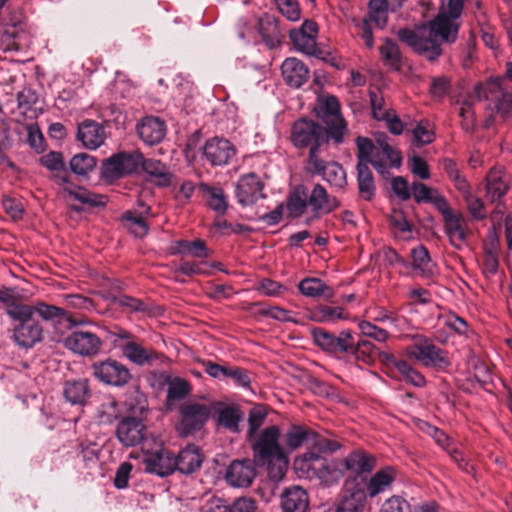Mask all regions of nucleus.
Segmentation results:
<instances>
[{"label":"nucleus","instance_id":"obj_1","mask_svg":"<svg viewBox=\"0 0 512 512\" xmlns=\"http://www.w3.org/2000/svg\"><path fill=\"white\" fill-rule=\"evenodd\" d=\"M463 6L464 0H448L426 27L418 30L403 28L397 32V36L416 53L434 61L442 54L443 43L456 41Z\"/></svg>","mask_w":512,"mask_h":512},{"label":"nucleus","instance_id":"obj_2","mask_svg":"<svg viewBox=\"0 0 512 512\" xmlns=\"http://www.w3.org/2000/svg\"><path fill=\"white\" fill-rule=\"evenodd\" d=\"M0 306L14 322L13 339L23 348H31L42 339L43 328L34 319L38 315L44 321L66 317V311L58 306L36 301L32 304L23 302L21 296L13 289L0 291Z\"/></svg>","mask_w":512,"mask_h":512},{"label":"nucleus","instance_id":"obj_3","mask_svg":"<svg viewBox=\"0 0 512 512\" xmlns=\"http://www.w3.org/2000/svg\"><path fill=\"white\" fill-rule=\"evenodd\" d=\"M280 430L277 426L266 427L252 445L254 461L266 466L271 480L280 481L288 468V457L279 444Z\"/></svg>","mask_w":512,"mask_h":512},{"label":"nucleus","instance_id":"obj_4","mask_svg":"<svg viewBox=\"0 0 512 512\" xmlns=\"http://www.w3.org/2000/svg\"><path fill=\"white\" fill-rule=\"evenodd\" d=\"M340 206L339 200L328 194L326 188L316 183L310 191L303 186L298 187L290 194L287 202V210L292 217H300L307 210L312 216L310 219H319Z\"/></svg>","mask_w":512,"mask_h":512},{"label":"nucleus","instance_id":"obj_5","mask_svg":"<svg viewBox=\"0 0 512 512\" xmlns=\"http://www.w3.org/2000/svg\"><path fill=\"white\" fill-rule=\"evenodd\" d=\"M295 469L306 478H317L326 487L339 483L343 471L335 460H327L321 454L308 451L294 461Z\"/></svg>","mask_w":512,"mask_h":512},{"label":"nucleus","instance_id":"obj_6","mask_svg":"<svg viewBox=\"0 0 512 512\" xmlns=\"http://www.w3.org/2000/svg\"><path fill=\"white\" fill-rule=\"evenodd\" d=\"M330 132L318 122L306 117L297 119L291 126L290 141L297 149H309L307 159L320 155L321 146L329 142Z\"/></svg>","mask_w":512,"mask_h":512},{"label":"nucleus","instance_id":"obj_7","mask_svg":"<svg viewBox=\"0 0 512 512\" xmlns=\"http://www.w3.org/2000/svg\"><path fill=\"white\" fill-rule=\"evenodd\" d=\"M212 415V400L185 401L179 406L175 429L181 437L192 436L205 427Z\"/></svg>","mask_w":512,"mask_h":512},{"label":"nucleus","instance_id":"obj_8","mask_svg":"<svg viewBox=\"0 0 512 512\" xmlns=\"http://www.w3.org/2000/svg\"><path fill=\"white\" fill-rule=\"evenodd\" d=\"M141 450L144 470L147 473L164 477L175 471L174 454L164 446L161 440L151 436V440L144 441Z\"/></svg>","mask_w":512,"mask_h":512},{"label":"nucleus","instance_id":"obj_9","mask_svg":"<svg viewBox=\"0 0 512 512\" xmlns=\"http://www.w3.org/2000/svg\"><path fill=\"white\" fill-rule=\"evenodd\" d=\"M389 11L391 9L382 4L380 0H370L368 13L363 19L358 20L351 17L350 20L357 29V35L364 41L368 49L374 47L372 24L378 29H384L388 22Z\"/></svg>","mask_w":512,"mask_h":512},{"label":"nucleus","instance_id":"obj_10","mask_svg":"<svg viewBox=\"0 0 512 512\" xmlns=\"http://www.w3.org/2000/svg\"><path fill=\"white\" fill-rule=\"evenodd\" d=\"M474 94L479 102L485 100L493 104L502 117L512 113V91L504 86V80H490L477 84L474 87Z\"/></svg>","mask_w":512,"mask_h":512},{"label":"nucleus","instance_id":"obj_11","mask_svg":"<svg viewBox=\"0 0 512 512\" xmlns=\"http://www.w3.org/2000/svg\"><path fill=\"white\" fill-rule=\"evenodd\" d=\"M413 344L406 348L407 355L416 359L425 367L446 368L450 365L447 353L434 345L427 337L412 336Z\"/></svg>","mask_w":512,"mask_h":512},{"label":"nucleus","instance_id":"obj_12","mask_svg":"<svg viewBox=\"0 0 512 512\" xmlns=\"http://www.w3.org/2000/svg\"><path fill=\"white\" fill-rule=\"evenodd\" d=\"M317 116L325 124V128L330 132V138L334 144L339 145L344 142V137L348 131L347 124L340 114V103L335 96H328L321 101L316 110Z\"/></svg>","mask_w":512,"mask_h":512},{"label":"nucleus","instance_id":"obj_13","mask_svg":"<svg viewBox=\"0 0 512 512\" xmlns=\"http://www.w3.org/2000/svg\"><path fill=\"white\" fill-rule=\"evenodd\" d=\"M305 171L311 175H319L336 189H344L347 185V175L336 161H326L320 155H312L310 161H305Z\"/></svg>","mask_w":512,"mask_h":512},{"label":"nucleus","instance_id":"obj_14","mask_svg":"<svg viewBox=\"0 0 512 512\" xmlns=\"http://www.w3.org/2000/svg\"><path fill=\"white\" fill-rule=\"evenodd\" d=\"M142 162V153L120 152L108 158L102 166V176L107 180H115L124 175L137 172Z\"/></svg>","mask_w":512,"mask_h":512},{"label":"nucleus","instance_id":"obj_15","mask_svg":"<svg viewBox=\"0 0 512 512\" xmlns=\"http://www.w3.org/2000/svg\"><path fill=\"white\" fill-rule=\"evenodd\" d=\"M92 367L94 376L107 385L122 387L132 377L129 369L124 364L111 358L96 362Z\"/></svg>","mask_w":512,"mask_h":512},{"label":"nucleus","instance_id":"obj_16","mask_svg":"<svg viewBox=\"0 0 512 512\" xmlns=\"http://www.w3.org/2000/svg\"><path fill=\"white\" fill-rule=\"evenodd\" d=\"M213 416L216 425L230 433L241 432V424L244 421V412L239 405L212 400Z\"/></svg>","mask_w":512,"mask_h":512},{"label":"nucleus","instance_id":"obj_17","mask_svg":"<svg viewBox=\"0 0 512 512\" xmlns=\"http://www.w3.org/2000/svg\"><path fill=\"white\" fill-rule=\"evenodd\" d=\"M360 479L345 480L344 489L335 506L334 512H364L366 505V493L359 483Z\"/></svg>","mask_w":512,"mask_h":512},{"label":"nucleus","instance_id":"obj_18","mask_svg":"<svg viewBox=\"0 0 512 512\" xmlns=\"http://www.w3.org/2000/svg\"><path fill=\"white\" fill-rule=\"evenodd\" d=\"M236 155L235 146L227 139L213 137L202 147V156L211 166L227 165Z\"/></svg>","mask_w":512,"mask_h":512},{"label":"nucleus","instance_id":"obj_19","mask_svg":"<svg viewBox=\"0 0 512 512\" xmlns=\"http://www.w3.org/2000/svg\"><path fill=\"white\" fill-rule=\"evenodd\" d=\"M350 479H357L361 483V487L366 493V498H374L381 493L389 490L396 479V471L391 466H386L371 477L366 476H349Z\"/></svg>","mask_w":512,"mask_h":512},{"label":"nucleus","instance_id":"obj_20","mask_svg":"<svg viewBox=\"0 0 512 512\" xmlns=\"http://www.w3.org/2000/svg\"><path fill=\"white\" fill-rule=\"evenodd\" d=\"M256 462L251 459H241L232 461L226 469L225 480L237 488H247L251 486L256 477Z\"/></svg>","mask_w":512,"mask_h":512},{"label":"nucleus","instance_id":"obj_21","mask_svg":"<svg viewBox=\"0 0 512 512\" xmlns=\"http://www.w3.org/2000/svg\"><path fill=\"white\" fill-rule=\"evenodd\" d=\"M116 436L127 447H132L145 440H151L146 435V427L143 422L135 417H125L117 425Z\"/></svg>","mask_w":512,"mask_h":512},{"label":"nucleus","instance_id":"obj_22","mask_svg":"<svg viewBox=\"0 0 512 512\" xmlns=\"http://www.w3.org/2000/svg\"><path fill=\"white\" fill-rule=\"evenodd\" d=\"M65 347L82 356L96 355L101 346L100 338L89 331H74L65 338Z\"/></svg>","mask_w":512,"mask_h":512},{"label":"nucleus","instance_id":"obj_23","mask_svg":"<svg viewBox=\"0 0 512 512\" xmlns=\"http://www.w3.org/2000/svg\"><path fill=\"white\" fill-rule=\"evenodd\" d=\"M264 184L255 173L241 176L236 184L235 195L238 202L243 205H252L263 198Z\"/></svg>","mask_w":512,"mask_h":512},{"label":"nucleus","instance_id":"obj_24","mask_svg":"<svg viewBox=\"0 0 512 512\" xmlns=\"http://www.w3.org/2000/svg\"><path fill=\"white\" fill-rule=\"evenodd\" d=\"M312 335L315 344L328 353L342 355L349 348L347 345L350 340V331H342L339 336H335L322 328H315L312 330Z\"/></svg>","mask_w":512,"mask_h":512},{"label":"nucleus","instance_id":"obj_25","mask_svg":"<svg viewBox=\"0 0 512 512\" xmlns=\"http://www.w3.org/2000/svg\"><path fill=\"white\" fill-rule=\"evenodd\" d=\"M356 146L357 166L371 164L378 173H386V163L380 158V153L375 151V145L370 138L357 137Z\"/></svg>","mask_w":512,"mask_h":512},{"label":"nucleus","instance_id":"obj_26","mask_svg":"<svg viewBox=\"0 0 512 512\" xmlns=\"http://www.w3.org/2000/svg\"><path fill=\"white\" fill-rule=\"evenodd\" d=\"M139 137L147 145L160 143L166 135L165 122L156 116H146L137 124Z\"/></svg>","mask_w":512,"mask_h":512},{"label":"nucleus","instance_id":"obj_27","mask_svg":"<svg viewBox=\"0 0 512 512\" xmlns=\"http://www.w3.org/2000/svg\"><path fill=\"white\" fill-rule=\"evenodd\" d=\"M444 228L452 246L462 249L466 244L469 228L462 213L456 212L444 220Z\"/></svg>","mask_w":512,"mask_h":512},{"label":"nucleus","instance_id":"obj_28","mask_svg":"<svg viewBox=\"0 0 512 512\" xmlns=\"http://www.w3.org/2000/svg\"><path fill=\"white\" fill-rule=\"evenodd\" d=\"M283 512H306L309 507V496L300 486L286 488L280 497Z\"/></svg>","mask_w":512,"mask_h":512},{"label":"nucleus","instance_id":"obj_29","mask_svg":"<svg viewBox=\"0 0 512 512\" xmlns=\"http://www.w3.org/2000/svg\"><path fill=\"white\" fill-rule=\"evenodd\" d=\"M510 177L502 168H492L486 176V197L491 202L499 201L509 189Z\"/></svg>","mask_w":512,"mask_h":512},{"label":"nucleus","instance_id":"obj_30","mask_svg":"<svg viewBox=\"0 0 512 512\" xmlns=\"http://www.w3.org/2000/svg\"><path fill=\"white\" fill-rule=\"evenodd\" d=\"M139 210L125 211L121 216V222L135 237L142 238L148 233V224L145 216L150 213V207L139 203Z\"/></svg>","mask_w":512,"mask_h":512},{"label":"nucleus","instance_id":"obj_31","mask_svg":"<svg viewBox=\"0 0 512 512\" xmlns=\"http://www.w3.org/2000/svg\"><path fill=\"white\" fill-rule=\"evenodd\" d=\"M281 72L285 83L291 87L299 88L309 77L306 65L297 58H287L281 65Z\"/></svg>","mask_w":512,"mask_h":512},{"label":"nucleus","instance_id":"obj_32","mask_svg":"<svg viewBox=\"0 0 512 512\" xmlns=\"http://www.w3.org/2000/svg\"><path fill=\"white\" fill-rule=\"evenodd\" d=\"M376 466V458L362 449L349 453L344 459L346 470L354 473L353 476H364L370 473Z\"/></svg>","mask_w":512,"mask_h":512},{"label":"nucleus","instance_id":"obj_33","mask_svg":"<svg viewBox=\"0 0 512 512\" xmlns=\"http://www.w3.org/2000/svg\"><path fill=\"white\" fill-rule=\"evenodd\" d=\"M78 139L89 149H96L105 139L104 128L93 120H85L78 127Z\"/></svg>","mask_w":512,"mask_h":512},{"label":"nucleus","instance_id":"obj_34","mask_svg":"<svg viewBox=\"0 0 512 512\" xmlns=\"http://www.w3.org/2000/svg\"><path fill=\"white\" fill-rule=\"evenodd\" d=\"M40 164L53 171L52 179L62 188L69 184V175L65 169L64 158L61 152L51 151L40 158Z\"/></svg>","mask_w":512,"mask_h":512},{"label":"nucleus","instance_id":"obj_35","mask_svg":"<svg viewBox=\"0 0 512 512\" xmlns=\"http://www.w3.org/2000/svg\"><path fill=\"white\" fill-rule=\"evenodd\" d=\"M202 461L199 448L195 445H188L175 457V470L182 474H192L200 468Z\"/></svg>","mask_w":512,"mask_h":512},{"label":"nucleus","instance_id":"obj_36","mask_svg":"<svg viewBox=\"0 0 512 512\" xmlns=\"http://www.w3.org/2000/svg\"><path fill=\"white\" fill-rule=\"evenodd\" d=\"M349 348L345 355H353L356 362L363 363L365 365L372 364L376 358V346L366 340L359 339L357 342L354 341L352 333L350 332V340L348 341Z\"/></svg>","mask_w":512,"mask_h":512},{"label":"nucleus","instance_id":"obj_37","mask_svg":"<svg viewBox=\"0 0 512 512\" xmlns=\"http://www.w3.org/2000/svg\"><path fill=\"white\" fill-rule=\"evenodd\" d=\"M62 193L91 207L104 206L107 203L106 196L74 186L70 181L62 188Z\"/></svg>","mask_w":512,"mask_h":512},{"label":"nucleus","instance_id":"obj_38","mask_svg":"<svg viewBox=\"0 0 512 512\" xmlns=\"http://www.w3.org/2000/svg\"><path fill=\"white\" fill-rule=\"evenodd\" d=\"M299 291L307 297L330 299L334 292L331 287L326 285L321 279L308 277L300 281L298 285Z\"/></svg>","mask_w":512,"mask_h":512},{"label":"nucleus","instance_id":"obj_39","mask_svg":"<svg viewBox=\"0 0 512 512\" xmlns=\"http://www.w3.org/2000/svg\"><path fill=\"white\" fill-rule=\"evenodd\" d=\"M122 352L131 362L137 365L149 364L158 359V354L153 350H148L136 342L130 341L122 347Z\"/></svg>","mask_w":512,"mask_h":512},{"label":"nucleus","instance_id":"obj_40","mask_svg":"<svg viewBox=\"0 0 512 512\" xmlns=\"http://www.w3.org/2000/svg\"><path fill=\"white\" fill-rule=\"evenodd\" d=\"M140 167L153 178V181L159 186H168L171 181V174L167 167L159 160L144 159L142 155V162Z\"/></svg>","mask_w":512,"mask_h":512},{"label":"nucleus","instance_id":"obj_41","mask_svg":"<svg viewBox=\"0 0 512 512\" xmlns=\"http://www.w3.org/2000/svg\"><path fill=\"white\" fill-rule=\"evenodd\" d=\"M356 170L359 195L362 199L370 201L376 192L373 173L369 165L356 166Z\"/></svg>","mask_w":512,"mask_h":512},{"label":"nucleus","instance_id":"obj_42","mask_svg":"<svg viewBox=\"0 0 512 512\" xmlns=\"http://www.w3.org/2000/svg\"><path fill=\"white\" fill-rule=\"evenodd\" d=\"M63 395L71 404H84L89 395L87 380H72L64 384Z\"/></svg>","mask_w":512,"mask_h":512},{"label":"nucleus","instance_id":"obj_43","mask_svg":"<svg viewBox=\"0 0 512 512\" xmlns=\"http://www.w3.org/2000/svg\"><path fill=\"white\" fill-rule=\"evenodd\" d=\"M313 432L302 425H292L284 435L285 447L293 451L311 440Z\"/></svg>","mask_w":512,"mask_h":512},{"label":"nucleus","instance_id":"obj_44","mask_svg":"<svg viewBox=\"0 0 512 512\" xmlns=\"http://www.w3.org/2000/svg\"><path fill=\"white\" fill-rule=\"evenodd\" d=\"M175 252L182 255L192 256L196 258H207L210 255L209 249L203 240L195 239L179 240L175 242Z\"/></svg>","mask_w":512,"mask_h":512},{"label":"nucleus","instance_id":"obj_45","mask_svg":"<svg viewBox=\"0 0 512 512\" xmlns=\"http://www.w3.org/2000/svg\"><path fill=\"white\" fill-rule=\"evenodd\" d=\"M199 188L211 209L219 213L226 211L227 202L222 188L212 187L205 183H201Z\"/></svg>","mask_w":512,"mask_h":512},{"label":"nucleus","instance_id":"obj_46","mask_svg":"<svg viewBox=\"0 0 512 512\" xmlns=\"http://www.w3.org/2000/svg\"><path fill=\"white\" fill-rule=\"evenodd\" d=\"M411 257L413 261V268L418 270L424 276L433 274L434 263L430 258L427 248L423 245H418L411 250Z\"/></svg>","mask_w":512,"mask_h":512},{"label":"nucleus","instance_id":"obj_47","mask_svg":"<svg viewBox=\"0 0 512 512\" xmlns=\"http://www.w3.org/2000/svg\"><path fill=\"white\" fill-rule=\"evenodd\" d=\"M167 384V401L174 402L186 398L191 393L190 383L180 377L168 378Z\"/></svg>","mask_w":512,"mask_h":512},{"label":"nucleus","instance_id":"obj_48","mask_svg":"<svg viewBox=\"0 0 512 512\" xmlns=\"http://www.w3.org/2000/svg\"><path fill=\"white\" fill-rule=\"evenodd\" d=\"M411 133L412 143L417 147L428 145L435 139L434 127L428 120L419 121L411 130Z\"/></svg>","mask_w":512,"mask_h":512},{"label":"nucleus","instance_id":"obj_49","mask_svg":"<svg viewBox=\"0 0 512 512\" xmlns=\"http://www.w3.org/2000/svg\"><path fill=\"white\" fill-rule=\"evenodd\" d=\"M392 364L406 382L416 387H424L426 385L425 377L406 361L393 358Z\"/></svg>","mask_w":512,"mask_h":512},{"label":"nucleus","instance_id":"obj_50","mask_svg":"<svg viewBox=\"0 0 512 512\" xmlns=\"http://www.w3.org/2000/svg\"><path fill=\"white\" fill-rule=\"evenodd\" d=\"M117 401L111 396H104L97 407V418L102 424H110L119 417Z\"/></svg>","mask_w":512,"mask_h":512},{"label":"nucleus","instance_id":"obj_51","mask_svg":"<svg viewBox=\"0 0 512 512\" xmlns=\"http://www.w3.org/2000/svg\"><path fill=\"white\" fill-rule=\"evenodd\" d=\"M383 63L394 70L401 68V53L398 45L390 39H386L379 48Z\"/></svg>","mask_w":512,"mask_h":512},{"label":"nucleus","instance_id":"obj_52","mask_svg":"<svg viewBox=\"0 0 512 512\" xmlns=\"http://www.w3.org/2000/svg\"><path fill=\"white\" fill-rule=\"evenodd\" d=\"M347 315L342 307L320 305L313 312L311 319L316 322H335L346 319Z\"/></svg>","mask_w":512,"mask_h":512},{"label":"nucleus","instance_id":"obj_53","mask_svg":"<svg viewBox=\"0 0 512 512\" xmlns=\"http://www.w3.org/2000/svg\"><path fill=\"white\" fill-rule=\"evenodd\" d=\"M289 38L295 48L302 53L316 55L319 51L315 38L297 32L296 29L290 31Z\"/></svg>","mask_w":512,"mask_h":512},{"label":"nucleus","instance_id":"obj_54","mask_svg":"<svg viewBox=\"0 0 512 512\" xmlns=\"http://www.w3.org/2000/svg\"><path fill=\"white\" fill-rule=\"evenodd\" d=\"M24 33H19L15 27L6 29L0 35V47L4 52L20 51L23 48Z\"/></svg>","mask_w":512,"mask_h":512},{"label":"nucleus","instance_id":"obj_55","mask_svg":"<svg viewBox=\"0 0 512 512\" xmlns=\"http://www.w3.org/2000/svg\"><path fill=\"white\" fill-rule=\"evenodd\" d=\"M259 33L269 47H274L278 42L277 26L268 16L257 20Z\"/></svg>","mask_w":512,"mask_h":512},{"label":"nucleus","instance_id":"obj_56","mask_svg":"<svg viewBox=\"0 0 512 512\" xmlns=\"http://www.w3.org/2000/svg\"><path fill=\"white\" fill-rule=\"evenodd\" d=\"M96 165L93 156L87 153H80L72 157L70 160V168L77 175H87Z\"/></svg>","mask_w":512,"mask_h":512},{"label":"nucleus","instance_id":"obj_57","mask_svg":"<svg viewBox=\"0 0 512 512\" xmlns=\"http://www.w3.org/2000/svg\"><path fill=\"white\" fill-rule=\"evenodd\" d=\"M474 101H478L475 98V94L473 93L469 99L463 101L462 105L459 107L458 114L462 118V127L467 132H471L474 129L475 124V113L472 109Z\"/></svg>","mask_w":512,"mask_h":512},{"label":"nucleus","instance_id":"obj_58","mask_svg":"<svg viewBox=\"0 0 512 512\" xmlns=\"http://www.w3.org/2000/svg\"><path fill=\"white\" fill-rule=\"evenodd\" d=\"M369 97L373 117L379 121L386 118L391 111L385 107L386 103L381 92L370 90Z\"/></svg>","mask_w":512,"mask_h":512},{"label":"nucleus","instance_id":"obj_59","mask_svg":"<svg viewBox=\"0 0 512 512\" xmlns=\"http://www.w3.org/2000/svg\"><path fill=\"white\" fill-rule=\"evenodd\" d=\"M358 327L363 336L373 338L378 342H386L389 338V333L386 330L377 327L369 321L359 322Z\"/></svg>","mask_w":512,"mask_h":512},{"label":"nucleus","instance_id":"obj_60","mask_svg":"<svg viewBox=\"0 0 512 512\" xmlns=\"http://www.w3.org/2000/svg\"><path fill=\"white\" fill-rule=\"evenodd\" d=\"M435 193V190L422 182L414 181L411 184V197L414 198L416 203H429Z\"/></svg>","mask_w":512,"mask_h":512},{"label":"nucleus","instance_id":"obj_61","mask_svg":"<svg viewBox=\"0 0 512 512\" xmlns=\"http://www.w3.org/2000/svg\"><path fill=\"white\" fill-rule=\"evenodd\" d=\"M380 512H411V506L403 497L393 495L382 503Z\"/></svg>","mask_w":512,"mask_h":512},{"label":"nucleus","instance_id":"obj_62","mask_svg":"<svg viewBox=\"0 0 512 512\" xmlns=\"http://www.w3.org/2000/svg\"><path fill=\"white\" fill-rule=\"evenodd\" d=\"M279 12L289 21H298L301 17V10L296 0H283L276 4Z\"/></svg>","mask_w":512,"mask_h":512},{"label":"nucleus","instance_id":"obj_63","mask_svg":"<svg viewBox=\"0 0 512 512\" xmlns=\"http://www.w3.org/2000/svg\"><path fill=\"white\" fill-rule=\"evenodd\" d=\"M227 512H258V504L251 497H239L228 505Z\"/></svg>","mask_w":512,"mask_h":512},{"label":"nucleus","instance_id":"obj_64","mask_svg":"<svg viewBox=\"0 0 512 512\" xmlns=\"http://www.w3.org/2000/svg\"><path fill=\"white\" fill-rule=\"evenodd\" d=\"M4 211L14 220L21 219L24 213V207L21 201L10 196H4L2 199Z\"/></svg>","mask_w":512,"mask_h":512}]
</instances>
